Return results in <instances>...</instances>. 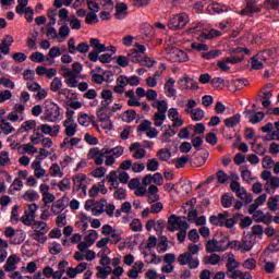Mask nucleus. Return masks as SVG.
Returning a JSON list of instances; mask_svg holds the SVG:
<instances>
[{
  "instance_id": "nucleus-40",
  "label": "nucleus",
  "mask_w": 279,
  "mask_h": 279,
  "mask_svg": "<svg viewBox=\"0 0 279 279\" xmlns=\"http://www.w3.org/2000/svg\"><path fill=\"white\" fill-rule=\"evenodd\" d=\"M50 171V177L51 178H63L64 172L60 169V165L58 163H52L49 168Z\"/></svg>"
},
{
  "instance_id": "nucleus-33",
  "label": "nucleus",
  "mask_w": 279,
  "mask_h": 279,
  "mask_svg": "<svg viewBox=\"0 0 279 279\" xmlns=\"http://www.w3.org/2000/svg\"><path fill=\"white\" fill-rule=\"evenodd\" d=\"M64 208H66L64 206V199L59 198L56 203L52 204L50 210L53 215H60V213H62L64 210Z\"/></svg>"
},
{
  "instance_id": "nucleus-61",
  "label": "nucleus",
  "mask_w": 279,
  "mask_h": 279,
  "mask_svg": "<svg viewBox=\"0 0 279 279\" xmlns=\"http://www.w3.org/2000/svg\"><path fill=\"white\" fill-rule=\"evenodd\" d=\"M123 119L126 123H132L136 119V111L134 109L126 110L124 112Z\"/></svg>"
},
{
  "instance_id": "nucleus-7",
  "label": "nucleus",
  "mask_w": 279,
  "mask_h": 279,
  "mask_svg": "<svg viewBox=\"0 0 279 279\" xmlns=\"http://www.w3.org/2000/svg\"><path fill=\"white\" fill-rule=\"evenodd\" d=\"M29 4V0H17V5L15 7V12L19 16H23L27 21V23H32L34 21V9L32 7H27Z\"/></svg>"
},
{
  "instance_id": "nucleus-37",
  "label": "nucleus",
  "mask_w": 279,
  "mask_h": 279,
  "mask_svg": "<svg viewBox=\"0 0 279 279\" xmlns=\"http://www.w3.org/2000/svg\"><path fill=\"white\" fill-rule=\"evenodd\" d=\"M23 199L25 202H36V199H40V194L35 190H28L23 194Z\"/></svg>"
},
{
  "instance_id": "nucleus-60",
  "label": "nucleus",
  "mask_w": 279,
  "mask_h": 279,
  "mask_svg": "<svg viewBox=\"0 0 279 279\" xmlns=\"http://www.w3.org/2000/svg\"><path fill=\"white\" fill-rule=\"evenodd\" d=\"M171 136H175V131L169 126V129L161 135V143H169Z\"/></svg>"
},
{
  "instance_id": "nucleus-26",
  "label": "nucleus",
  "mask_w": 279,
  "mask_h": 279,
  "mask_svg": "<svg viewBox=\"0 0 279 279\" xmlns=\"http://www.w3.org/2000/svg\"><path fill=\"white\" fill-rule=\"evenodd\" d=\"M100 97H101V99H104L100 102V106L110 107V104H112V101H114V98L112 96V90H110V89H102L100 93Z\"/></svg>"
},
{
  "instance_id": "nucleus-10",
  "label": "nucleus",
  "mask_w": 279,
  "mask_h": 279,
  "mask_svg": "<svg viewBox=\"0 0 279 279\" xmlns=\"http://www.w3.org/2000/svg\"><path fill=\"white\" fill-rule=\"evenodd\" d=\"M197 101L195 99H189L185 108L186 114H190L192 121H202L206 113L202 110V108H196Z\"/></svg>"
},
{
  "instance_id": "nucleus-19",
  "label": "nucleus",
  "mask_w": 279,
  "mask_h": 279,
  "mask_svg": "<svg viewBox=\"0 0 279 279\" xmlns=\"http://www.w3.org/2000/svg\"><path fill=\"white\" fill-rule=\"evenodd\" d=\"M253 219L255 223H265L266 226H269L271 221H274V217L265 215L263 210H257L253 214Z\"/></svg>"
},
{
  "instance_id": "nucleus-21",
  "label": "nucleus",
  "mask_w": 279,
  "mask_h": 279,
  "mask_svg": "<svg viewBox=\"0 0 279 279\" xmlns=\"http://www.w3.org/2000/svg\"><path fill=\"white\" fill-rule=\"evenodd\" d=\"M63 128H65L64 134H65V136H68V138H73V136H75V134H77V123L76 122L63 121Z\"/></svg>"
},
{
  "instance_id": "nucleus-15",
  "label": "nucleus",
  "mask_w": 279,
  "mask_h": 279,
  "mask_svg": "<svg viewBox=\"0 0 279 279\" xmlns=\"http://www.w3.org/2000/svg\"><path fill=\"white\" fill-rule=\"evenodd\" d=\"M31 169L34 171V175L37 180H43V178H49L47 170L43 168V161L34 160L31 165Z\"/></svg>"
},
{
  "instance_id": "nucleus-57",
  "label": "nucleus",
  "mask_w": 279,
  "mask_h": 279,
  "mask_svg": "<svg viewBox=\"0 0 279 279\" xmlns=\"http://www.w3.org/2000/svg\"><path fill=\"white\" fill-rule=\"evenodd\" d=\"M62 88V80L60 77H54L50 83V90L52 93H58Z\"/></svg>"
},
{
  "instance_id": "nucleus-32",
  "label": "nucleus",
  "mask_w": 279,
  "mask_h": 279,
  "mask_svg": "<svg viewBox=\"0 0 279 279\" xmlns=\"http://www.w3.org/2000/svg\"><path fill=\"white\" fill-rule=\"evenodd\" d=\"M227 271H232V269H239L241 267V264L234 258L233 254H230L227 258Z\"/></svg>"
},
{
  "instance_id": "nucleus-3",
  "label": "nucleus",
  "mask_w": 279,
  "mask_h": 279,
  "mask_svg": "<svg viewBox=\"0 0 279 279\" xmlns=\"http://www.w3.org/2000/svg\"><path fill=\"white\" fill-rule=\"evenodd\" d=\"M32 240L40 243L41 245L47 243V232H49V225L43 220L32 221Z\"/></svg>"
},
{
  "instance_id": "nucleus-59",
  "label": "nucleus",
  "mask_w": 279,
  "mask_h": 279,
  "mask_svg": "<svg viewBox=\"0 0 279 279\" xmlns=\"http://www.w3.org/2000/svg\"><path fill=\"white\" fill-rule=\"evenodd\" d=\"M190 82H191V77L189 76L180 78L178 82L180 90H189Z\"/></svg>"
},
{
  "instance_id": "nucleus-14",
  "label": "nucleus",
  "mask_w": 279,
  "mask_h": 279,
  "mask_svg": "<svg viewBox=\"0 0 279 279\" xmlns=\"http://www.w3.org/2000/svg\"><path fill=\"white\" fill-rule=\"evenodd\" d=\"M36 210H38V205H36V203L28 205L24 215L21 217V221L24 226H32V221L36 220Z\"/></svg>"
},
{
  "instance_id": "nucleus-53",
  "label": "nucleus",
  "mask_w": 279,
  "mask_h": 279,
  "mask_svg": "<svg viewBox=\"0 0 279 279\" xmlns=\"http://www.w3.org/2000/svg\"><path fill=\"white\" fill-rule=\"evenodd\" d=\"M160 169V162L156 158L148 159L147 171H158Z\"/></svg>"
},
{
  "instance_id": "nucleus-28",
  "label": "nucleus",
  "mask_w": 279,
  "mask_h": 279,
  "mask_svg": "<svg viewBox=\"0 0 279 279\" xmlns=\"http://www.w3.org/2000/svg\"><path fill=\"white\" fill-rule=\"evenodd\" d=\"M106 204H108V201L106 198H101L99 202H96L94 207L92 208L93 215H95V217H99V215H102Z\"/></svg>"
},
{
  "instance_id": "nucleus-63",
  "label": "nucleus",
  "mask_w": 279,
  "mask_h": 279,
  "mask_svg": "<svg viewBox=\"0 0 279 279\" xmlns=\"http://www.w3.org/2000/svg\"><path fill=\"white\" fill-rule=\"evenodd\" d=\"M29 59L32 60V62H37L38 64H41V62H45V54H43V52H34Z\"/></svg>"
},
{
  "instance_id": "nucleus-62",
  "label": "nucleus",
  "mask_w": 279,
  "mask_h": 279,
  "mask_svg": "<svg viewBox=\"0 0 279 279\" xmlns=\"http://www.w3.org/2000/svg\"><path fill=\"white\" fill-rule=\"evenodd\" d=\"M269 210L276 213L278 210V196L270 197L267 202Z\"/></svg>"
},
{
  "instance_id": "nucleus-9",
  "label": "nucleus",
  "mask_w": 279,
  "mask_h": 279,
  "mask_svg": "<svg viewBox=\"0 0 279 279\" xmlns=\"http://www.w3.org/2000/svg\"><path fill=\"white\" fill-rule=\"evenodd\" d=\"M89 47H93V51L88 53V58L90 62H97L99 60V53H104L105 51H109L106 45L101 44L98 38L89 39Z\"/></svg>"
},
{
  "instance_id": "nucleus-17",
  "label": "nucleus",
  "mask_w": 279,
  "mask_h": 279,
  "mask_svg": "<svg viewBox=\"0 0 279 279\" xmlns=\"http://www.w3.org/2000/svg\"><path fill=\"white\" fill-rule=\"evenodd\" d=\"M256 12H260L258 4L254 0H247L246 7L240 11V14L242 16H252Z\"/></svg>"
},
{
  "instance_id": "nucleus-18",
  "label": "nucleus",
  "mask_w": 279,
  "mask_h": 279,
  "mask_svg": "<svg viewBox=\"0 0 279 279\" xmlns=\"http://www.w3.org/2000/svg\"><path fill=\"white\" fill-rule=\"evenodd\" d=\"M39 130H41V133L48 136H52L56 137L58 136V134H60V124H56L53 126L49 125V124H41L39 126Z\"/></svg>"
},
{
  "instance_id": "nucleus-43",
  "label": "nucleus",
  "mask_w": 279,
  "mask_h": 279,
  "mask_svg": "<svg viewBox=\"0 0 279 279\" xmlns=\"http://www.w3.org/2000/svg\"><path fill=\"white\" fill-rule=\"evenodd\" d=\"M254 247V243L251 238H243L242 242H240V250L242 252H250Z\"/></svg>"
},
{
  "instance_id": "nucleus-11",
  "label": "nucleus",
  "mask_w": 279,
  "mask_h": 279,
  "mask_svg": "<svg viewBox=\"0 0 279 279\" xmlns=\"http://www.w3.org/2000/svg\"><path fill=\"white\" fill-rule=\"evenodd\" d=\"M145 51H147L145 45L136 43L134 45V48L131 49L128 53L130 62H133V64H141V62H143V59L145 58Z\"/></svg>"
},
{
  "instance_id": "nucleus-1",
  "label": "nucleus",
  "mask_w": 279,
  "mask_h": 279,
  "mask_svg": "<svg viewBox=\"0 0 279 279\" xmlns=\"http://www.w3.org/2000/svg\"><path fill=\"white\" fill-rule=\"evenodd\" d=\"M124 148L122 146H116L113 148L104 147L102 149H99V147H94L88 150L87 158L89 160H94L95 165L98 167H101L104 165V158L106 156H113V158H121V155L123 154Z\"/></svg>"
},
{
  "instance_id": "nucleus-12",
  "label": "nucleus",
  "mask_w": 279,
  "mask_h": 279,
  "mask_svg": "<svg viewBox=\"0 0 279 279\" xmlns=\"http://www.w3.org/2000/svg\"><path fill=\"white\" fill-rule=\"evenodd\" d=\"M189 25V15L186 13H179L170 19L168 22V27L173 32L177 29H182Z\"/></svg>"
},
{
  "instance_id": "nucleus-51",
  "label": "nucleus",
  "mask_w": 279,
  "mask_h": 279,
  "mask_svg": "<svg viewBox=\"0 0 279 279\" xmlns=\"http://www.w3.org/2000/svg\"><path fill=\"white\" fill-rule=\"evenodd\" d=\"M82 142V138L80 137H72L69 140V137H65L63 140V143L61 144V147L64 148L66 147V145H71V147H75V145H80V143Z\"/></svg>"
},
{
  "instance_id": "nucleus-47",
  "label": "nucleus",
  "mask_w": 279,
  "mask_h": 279,
  "mask_svg": "<svg viewBox=\"0 0 279 279\" xmlns=\"http://www.w3.org/2000/svg\"><path fill=\"white\" fill-rule=\"evenodd\" d=\"M35 144L27 143L24 145H21V149H22V154H37L38 153V148H36V146H34Z\"/></svg>"
},
{
  "instance_id": "nucleus-24",
  "label": "nucleus",
  "mask_w": 279,
  "mask_h": 279,
  "mask_svg": "<svg viewBox=\"0 0 279 279\" xmlns=\"http://www.w3.org/2000/svg\"><path fill=\"white\" fill-rule=\"evenodd\" d=\"M114 16L118 21H122V19H125V16H128V4H125L124 2L117 3Z\"/></svg>"
},
{
  "instance_id": "nucleus-23",
  "label": "nucleus",
  "mask_w": 279,
  "mask_h": 279,
  "mask_svg": "<svg viewBox=\"0 0 279 279\" xmlns=\"http://www.w3.org/2000/svg\"><path fill=\"white\" fill-rule=\"evenodd\" d=\"M228 217V211L218 214L217 216L213 215L209 217V222L211 223V226H219L220 228H223V221H226Z\"/></svg>"
},
{
  "instance_id": "nucleus-8",
  "label": "nucleus",
  "mask_w": 279,
  "mask_h": 279,
  "mask_svg": "<svg viewBox=\"0 0 279 279\" xmlns=\"http://www.w3.org/2000/svg\"><path fill=\"white\" fill-rule=\"evenodd\" d=\"M230 190L235 193L236 197L244 202V204H252V202H254V196L247 193L245 187H241V183L239 181L231 182Z\"/></svg>"
},
{
  "instance_id": "nucleus-6",
  "label": "nucleus",
  "mask_w": 279,
  "mask_h": 279,
  "mask_svg": "<svg viewBox=\"0 0 279 279\" xmlns=\"http://www.w3.org/2000/svg\"><path fill=\"white\" fill-rule=\"evenodd\" d=\"M98 121H100V126L102 130H112V120H110V117H112V112L110 111V107L101 106L98 108L97 112Z\"/></svg>"
},
{
  "instance_id": "nucleus-50",
  "label": "nucleus",
  "mask_w": 279,
  "mask_h": 279,
  "mask_svg": "<svg viewBox=\"0 0 279 279\" xmlns=\"http://www.w3.org/2000/svg\"><path fill=\"white\" fill-rule=\"evenodd\" d=\"M85 23L87 25H97L99 23V17H97V13L95 12H89L85 16Z\"/></svg>"
},
{
  "instance_id": "nucleus-2",
  "label": "nucleus",
  "mask_w": 279,
  "mask_h": 279,
  "mask_svg": "<svg viewBox=\"0 0 279 279\" xmlns=\"http://www.w3.org/2000/svg\"><path fill=\"white\" fill-rule=\"evenodd\" d=\"M45 106V112L41 119L44 121H48V123H58L62 121L63 116L62 112H60V106L52 101L51 99H47L44 102Z\"/></svg>"
},
{
  "instance_id": "nucleus-25",
  "label": "nucleus",
  "mask_w": 279,
  "mask_h": 279,
  "mask_svg": "<svg viewBox=\"0 0 279 279\" xmlns=\"http://www.w3.org/2000/svg\"><path fill=\"white\" fill-rule=\"evenodd\" d=\"M74 185L72 187V193H80V189L85 185L84 182H86V174L81 173L76 174L73 178Z\"/></svg>"
},
{
  "instance_id": "nucleus-58",
  "label": "nucleus",
  "mask_w": 279,
  "mask_h": 279,
  "mask_svg": "<svg viewBox=\"0 0 279 279\" xmlns=\"http://www.w3.org/2000/svg\"><path fill=\"white\" fill-rule=\"evenodd\" d=\"M99 236V233L95 230H90L89 233L85 236V241L88 243V245H93Z\"/></svg>"
},
{
  "instance_id": "nucleus-35",
  "label": "nucleus",
  "mask_w": 279,
  "mask_h": 279,
  "mask_svg": "<svg viewBox=\"0 0 279 279\" xmlns=\"http://www.w3.org/2000/svg\"><path fill=\"white\" fill-rule=\"evenodd\" d=\"M241 123V114L236 113L232 116L231 118H228L225 120L226 128H236Z\"/></svg>"
},
{
  "instance_id": "nucleus-41",
  "label": "nucleus",
  "mask_w": 279,
  "mask_h": 279,
  "mask_svg": "<svg viewBox=\"0 0 279 279\" xmlns=\"http://www.w3.org/2000/svg\"><path fill=\"white\" fill-rule=\"evenodd\" d=\"M205 247L207 254H215V252H221L214 238L207 241Z\"/></svg>"
},
{
  "instance_id": "nucleus-29",
  "label": "nucleus",
  "mask_w": 279,
  "mask_h": 279,
  "mask_svg": "<svg viewBox=\"0 0 279 279\" xmlns=\"http://www.w3.org/2000/svg\"><path fill=\"white\" fill-rule=\"evenodd\" d=\"M21 260L16 255H11L8 257L7 263L4 264V271H15L16 263Z\"/></svg>"
},
{
  "instance_id": "nucleus-4",
  "label": "nucleus",
  "mask_w": 279,
  "mask_h": 279,
  "mask_svg": "<svg viewBox=\"0 0 279 279\" xmlns=\"http://www.w3.org/2000/svg\"><path fill=\"white\" fill-rule=\"evenodd\" d=\"M199 254V246L196 244H190L187 252L179 255V264L184 266L189 265L190 269H197L199 267V259L193 258V255Z\"/></svg>"
},
{
  "instance_id": "nucleus-64",
  "label": "nucleus",
  "mask_w": 279,
  "mask_h": 279,
  "mask_svg": "<svg viewBox=\"0 0 279 279\" xmlns=\"http://www.w3.org/2000/svg\"><path fill=\"white\" fill-rule=\"evenodd\" d=\"M268 252H279V235L272 239L270 245L267 247Z\"/></svg>"
},
{
  "instance_id": "nucleus-56",
  "label": "nucleus",
  "mask_w": 279,
  "mask_h": 279,
  "mask_svg": "<svg viewBox=\"0 0 279 279\" xmlns=\"http://www.w3.org/2000/svg\"><path fill=\"white\" fill-rule=\"evenodd\" d=\"M130 229L132 230V232H142L143 223L141 222V220L138 218H135L130 223Z\"/></svg>"
},
{
  "instance_id": "nucleus-48",
  "label": "nucleus",
  "mask_w": 279,
  "mask_h": 279,
  "mask_svg": "<svg viewBox=\"0 0 279 279\" xmlns=\"http://www.w3.org/2000/svg\"><path fill=\"white\" fill-rule=\"evenodd\" d=\"M220 260H221V257L215 253L204 258L205 265H218Z\"/></svg>"
},
{
  "instance_id": "nucleus-54",
  "label": "nucleus",
  "mask_w": 279,
  "mask_h": 279,
  "mask_svg": "<svg viewBox=\"0 0 279 279\" xmlns=\"http://www.w3.org/2000/svg\"><path fill=\"white\" fill-rule=\"evenodd\" d=\"M78 124L83 125V128H88L90 125V118L88 114L81 112L77 118Z\"/></svg>"
},
{
  "instance_id": "nucleus-45",
  "label": "nucleus",
  "mask_w": 279,
  "mask_h": 279,
  "mask_svg": "<svg viewBox=\"0 0 279 279\" xmlns=\"http://www.w3.org/2000/svg\"><path fill=\"white\" fill-rule=\"evenodd\" d=\"M263 54H257L256 57L252 58L251 66L252 69H255L256 71H260L263 69Z\"/></svg>"
},
{
  "instance_id": "nucleus-13",
  "label": "nucleus",
  "mask_w": 279,
  "mask_h": 279,
  "mask_svg": "<svg viewBox=\"0 0 279 279\" xmlns=\"http://www.w3.org/2000/svg\"><path fill=\"white\" fill-rule=\"evenodd\" d=\"M168 230L169 232H175V230L182 231L186 230L189 227V222L186 220H182L180 216L171 215L168 219Z\"/></svg>"
},
{
  "instance_id": "nucleus-42",
  "label": "nucleus",
  "mask_w": 279,
  "mask_h": 279,
  "mask_svg": "<svg viewBox=\"0 0 279 279\" xmlns=\"http://www.w3.org/2000/svg\"><path fill=\"white\" fill-rule=\"evenodd\" d=\"M96 269L98 270V272L96 274V277L98 279H106L108 278V276H110V274H112V268L110 267L104 268L101 266H97Z\"/></svg>"
},
{
  "instance_id": "nucleus-20",
  "label": "nucleus",
  "mask_w": 279,
  "mask_h": 279,
  "mask_svg": "<svg viewBox=\"0 0 279 279\" xmlns=\"http://www.w3.org/2000/svg\"><path fill=\"white\" fill-rule=\"evenodd\" d=\"M12 43H14V37L7 35L5 38L1 40L0 53L8 56V53H10V47H12Z\"/></svg>"
},
{
  "instance_id": "nucleus-38",
  "label": "nucleus",
  "mask_w": 279,
  "mask_h": 279,
  "mask_svg": "<svg viewBox=\"0 0 279 279\" xmlns=\"http://www.w3.org/2000/svg\"><path fill=\"white\" fill-rule=\"evenodd\" d=\"M260 93L263 94L260 97V99H264V101H262V106L263 108H269L271 106V97L272 94L271 92H265V89H260Z\"/></svg>"
},
{
  "instance_id": "nucleus-31",
  "label": "nucleus",
  "mask_w": 279,
  "mask_h": 279,
  "mask_svg": "<svg viewBox=\"0 0 279 279\" xmlns=\"http://www.w3.org/2000/svg\"><path fill=\"white\" fill-rule=\"evenodd\" d=\"M36 129V120H28L21 124L19 129V134H23L25 132H29Z\"/></svg>"
},
{
  "instance_id": "nucleus-30",
  "label": "nucleus",
  "mask_w": 279,
  "mask_h": 279,
  "mask_svg": "<svg viewBox=\"0 0 279 279\" xmlns=\"http://www.w3.org/2000/svg\"><path fill=\"white\" fill-rule=\"evenodd\" d=\"M45 138V135L43 134V131L40 130V126L33 130V134L29 137V141L33 145H39L40 141Z\"/></svg>"
},
{
  "instance_id": "nucleus-16",
  "label": "nucleus",
  "mask_w": 279,
  "mask_h": 279,
  "mask_svg": "<svg viewBox=\"0 0 279 279\" xmlns=\"http://www.w3.org/2000/svg\"><path fill=\"white\" fill-rule=\"evenodd\" d=\"M244 116L248 120V123L256 125V123H260L263 119H265V113L263 111H255V110H245Z\"/></svg>"
},
{
  "instance_id": "nucleus-46",
  "label": "nucleus",
  "mask_w": 279,
  "mask_h": 279,
  "mask_svg": "<svg viewBox=\"0 0 279 279\" xmlns=\"http://www.w3.org/2000/svg\"><path fill=\"white\" fill-rule=\"evenodd\" d=\"M207 10L210 14H221V12H226L227 10L221 7V4L215 2L207 7Z\"/></svg>"
},
{
  "instance_id": "nucleus-44",
  "label": "nucleus",
  "mask_w": 279,
  "mask_h": 279,
  "mask_svg": "<svg viewBox=\"0 0 279 279\" xmlns=\"http://www.w3.org/2000/svg\"><path fill=\"white\" fill-rule=\"evenodd\" d=\"M0 129L2 130L3 134H12V132H15L16 130L10 122L7 120H1L0 121Z\"/></svg>"
},
{
  "instance_id": "nucleus-36",
  "label": "nucleus",
  "mask_w": 279,
  "mask_h": 279,
  "mask_svg": "<svg viewBox=\"0 0 279 279\" xmlns=\"http://www.w3.org/2000/svg\"><path fill=\"white\" fill-rule=\"evenodd\" d=\"M151 106L158 110L157 112L167 113V110H169L167 100H155Z\"/></svg>"
},
{
  "instance_id": "nucleus-34",
  "label": "nucleus",
  "mask_w": 279,
  "mask_h": 279,
  "mask_svg": "<svg viewBox=\"0 0 279 279\" xmlns=\"http://www.w3.org/2000/svg\"><path fill=\"white\" fill-rule=\"evenodd\" d=\"M17 191H23V181L21 179H14L9 187V195H14Z\"/></svg>"
},
{
  "instance_id": "nucleus-27",
  "label": "nucleus",
  "mask_w": 279,
  "mask_h": 279,
  "mask_svg": "<svg viewBox=\"0 0 279 279\" xmlns=\"http://www.w3.org/2000/svg\"><path fill=\"white\" fill-rule=\"evenodd\" d=\"M173 86H175V80L173 78H169L163 86L165 93L169 98L175 97V95H178V92L175 88H173Z\"/></svg>"
},
{
  "instance_id": "nucleus-22",
  "label": "nucleus",
  "mask_w": 279,
  "mask_h": 279,
  "mask_svg": "<svg viewBox=\"0 0 279 279\" xmlns=\"http://www.w3.org/2000/svg\"><path fill=\"white\" fill-rule=\"evenodd\" d=\"M216 245H218L220 252H226L228 250V235L220 233L214 236Z\"/></svg>"
},
{
  "instance_id": "nucleus-39",
  "label": "nucleus",
  "mask_w": 279,
  "mask_h": 279,
  "mask_svg": "<svg viewBox=\"0 0 279 279\" xmlns=\"http://www.w3.org/2000/svg\"><path fill=\"white\" fill-rule=\"evenodd\" d=\"M157 156L162 162H169V160H171V150L168 148H161L157 151Z\"/></svg>"
},
{
  "instance_id": "nucleus-55",
  "label": "nucleus",
  "mask_w": 279,
  "mask_h": 279,
  "mask_svg": "<svg viewBox=\"0 0 279 279\" xmlns=\"http://www.w3.org/2000/svg\"><path fill=\"white\" fill-rule=\"evenodd\" d=\"M234 199V196L225 194L221 197V206L222 208H230L232 206V202Z\"/></svg>"
},
{
  "instance_id": "nucleus-5",
  "label": "nucleus",
  "mask_w": 279,
  "mask_h": 279,
  "mask_svg": "<svg viewBox=\"0 0 279 279\" xmlns=\"http://www.w3.org/2000/svg\"><path fill=\"white\" fill-rule=\"evenodd\" d=\"M186 34H201V40H213V38L221 36V32L215 28L208 31L206 29V27H204V24L202 23L193 24L191 27L186 29Z\"/></svg>"
},
{
  "instance_id": "nucleus-49",
  "label": "nucleus",
  "mask_w": 279,
  "mask_h": 279,
  "mask_svg": "<svg viewBox=\"0 0 279 279\" xmlns=\"http://www.w3.org/2000/svg\"><path fill=\"white\" fill-rule=\"evenodd\" d=\"M165 119H167V113L157 111L154 116L155 128H161L162 123H165Z\"/></svg>"
},
{
  "instance_id": "nucleus-52",
  "label": "nucleus",
  "mask_w": 279,
  "mask_h": 279,
  "mask_svg": "<svg viewBox=\"0 0 279 279\" xmlns=\"http://www.w3.org/2000/svg\"><path fill=\"white\" fill-rule=\"evenodd\" d=\"M11 165L10 153L2 150L0 153V167H8Z\"/></svg>"
}]
</instances>
